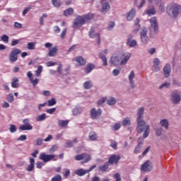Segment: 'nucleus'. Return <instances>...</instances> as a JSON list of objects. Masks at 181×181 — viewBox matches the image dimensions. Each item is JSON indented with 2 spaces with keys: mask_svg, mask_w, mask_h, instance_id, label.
<instances>
[{
  "mask_svg": "<svg viewBox=\"0 0 181 181\" xmlns=\"http://www.w3.org/2000/svg\"><path fill=\"white\" fill-rule=\"evenodd\" d=\"M146 15L148 16H153V15H156V9L153 6H150L145 11Z\"/></svg>",
  "mask_w": 181,
  "mask_h": 181,
  "instance_id": "nucleus-18",
  "label": "nucleus"
},
{
  "mask_svg": "<svg viewBox=\"0 0 181 181\" xmlns=\"http://www.w3.org/2000/svg\"><path fill=\"white\" fill-rule=\"evenodd\" d=\"M100 170H101V172H105V170H107V169H108V163H106L103 165H101L99 167Z\"/></svg>",
  "mask_w": 181,
  "mask_h": 181,
  "instance_id": "nucleus-57",
  "label": "nucleus"
},
{
  "mask_svg": "<svg viewBox=\"0 0 181 181\" xmlns=\"http://www.w3.org/2000/svg\"><path fill=\"white\" fill-rule=\"evenodd\" d=\"M55 158L54 154H46V153H41L39 156V159L45 163L50 162V160H57V158Z\"/></svg>",
  "mask_w": 181,
  "mask_h": 181,
  "instance_id": "nucleus-3",
  "label": "nucleus"
},
{
  "mask_svg": "<svg viewBox=\"0 0 181 181\" xmlns=\"http://www.w3.org/2000/svg\"><path fill=\"white\" fill-rule=\"evenodd\" d=\"M166 12L170 18H177L180 15L181 6L177 4L170 3L166 7Z\"/></svg>",
  "mask_w": 181,
  "mask_h": 181,
  "instance_id": "nucleus-1",
  "label": "nucleus"
},
{
  "mask_svg": "<svg viewBox=\"0 0 181 181\" xmlns=\"http://www.w3.org/2000/svg\"><path fill=\"white\" fill-rule=\"evenodd\" d=\"M170 64H166L165 66L163 68V73H164V76L168 78L169 76H170Z\"/></svg>",
  "mask_w": 181,
  "mask_h": 181,
  "instance_id": "nucleus-24",
  "label": "nucleus"
},
{
  "mask_svg": "<svg viewBox=\"0 0 181 181\" xmlns=\"http://www.w3.org/2000/svg\"><path fill=\"white\" fill-rule=\"evenodd\" d=\"M139 22H141V20H139V18H136L134 21V29L133 30L134 33H138V32H139V30L141 29Z\"/></svg>",
  "mask_w": 181,
  "mask_h": 181,
  "instance_id": "nucleus-29",
  "label": "nucleus"
},
{
  "mask_svg": "<svg viewBox=\"0 0 181 181\" xmlns=\"http://www.w3.org/2000/svg\"><path fill=\"white\" fill-rule=\"evenodd\" d=\"M78 49V45H74L68 49V53H71V52H74V50H77Z\"/></svg>",
  "mask_w": 181,
  "mask_h": 181,
  "instance_id": "nucleus-53",
  "label": "nucleus"
},
{
  "mask_svg": "<svg viewBox=\"0 0 181 181\" xmlns=\"http://www.w3.org/2000/svg\"><path fill=\"white\" fill-rule=\"evenodd\" d=\"M153 165H152V163L149 160H146L144 164L141 166V170L142 172H151L153 169Z\"/></svg>",
  "mask_w": 181,
  "mask_h": 181,
  "instance_id": "nucleus-13",
  "label": "nucleus"
},
{
  "mask_svg": "<svg viewBox=\"0 0 181 181\" xmlns=\"http://www.w3.org/2000/svg\"><path fill=\"white\" fill-rule=\"evenodd\" d=\"M22 53V50L19 48H13L9 55H8V60L10 63H15V62H18V55Z\"/></svg>",
  "mask_w": 181,
  "mask_h": 181,
  "instance_id": "nucleus-2",
  "label": "nucleus"
},
{
  "mask_svg": "<svg viewBox=\"0 0 181 181\" xmlns=\"http://www.w3.org/2000/svg\"><path fill=\"white\" fill-rule=\"evenodd\" d=\"M102 112L103 111L101 110V109L96 110L95 108H92L90 110V117L92 119H97L98 117L101 116Z\"/></svg>",
  "mask_w": 181,
  "mask_h": 181,
  "instance_id": "nucleus-14",
  "label": "nucleus"
},
{
  "mask_svg": "<svg viewBox=\"0 0 181 181\" xmlns=\"http://www.w3.org/2000/svg\"><path fill=\"white\" fill-rule=\"evenodd\" d=\"M143 138H148L149 132H151V126L149 124L146 125V129H144Z\"/></svg>",
  "mask_w": 181,
  "mask_h": 181,
  "instance_id": "nucleus-31",
  "label": "nucleus"
},
{
  "mask_svg": "<svg viewBox=\"0 0 181 181\" xmlns=\"http://www.w3.org/2000/svg\"><path fill=\"white\" fill-rule=\"evenodd\" d=\"M107 101V98H103L102 99L99 100L97 103L98 105H103L104 103Z\"/></svg>",
  "mask_w": 181,
  "mask_h": 181,
  "instance_id": "nucleus-64",
  "label": "nucleus"
},
{
  "mask_svg": "<svg viewBox=\"0 0 181 181\" xmlns=\"http://www.w3.org/2000/svg\"><path fill=\"white\" fill-rule=\"evenodd\" d=\"M81 112H83V107H76L72 110V114L75 117H76L77 115H80Z\"/></svg>",
  "mask_w": 181,
  "mask_h": 181,
  "instance_id": "nucleus-30",
  "label": "nucleus"
},
{
  "mask_svg": "<svg viewBox=\"0 0 181 181\" xmlns=\"http://www.w3.org/2000/svg\"><path fill=\"white\" fill-rule=\"evenodd\" d=\"M121 73V69H115L112 71L113 76H118Z\"/></svg>",
  "mask_w": 181,
  "mask_h": 181,
  "instance_id": "nucleus-62",
  "label": "nucleus"
},
{
  "mask_svg": "<svg viewBox=\"0 0 181 181\" xmlns=\"http://www.w3.org/2000/svg\"><path fill=\"white\" fill-rule=\"evenodd\" d=\"M133 37V35H129L127 37L126 45L129 47H136L138 46V42Z\"/></svg>",
  "mask_w": 181,
  "mask_h": 181,
  "instance_id": "nucleus-12",
  "label": "nucleus"
},
{
  "mask_svg": "<svg viewBox=\"0 0 181 181\" xmlns=\"http://www.w3.org/2000/svg\"><path fill=\"white\" fill-rule=\"evenodd\" d=\"M35 169V158H30V164L26 168L27 172H32Z\"/></svg>",
  "mask_w": 181,
  "mask_h": 181,
  "instance_id": "nucleus-26",
  "label": "nucleus"
},
{
  "mask_svg": "<svg viewBox=\"0 0 181 181\" xmlns=\"http://www.w3.org/2000/svg\"><path fill=\"white\" fill-rule=\"evenodd\" d=\"M23 124L20 127L21 131H32L33 126L30 124V120L29 119H24L23 120Z\"/></svg>",
  "mask_w": 181,
  "mask_h": 181,
  "instance_id": "nucleus-8",
  "label": "nucleus"
},
{
  "mask_svg": "<svg viewBox=\"0 0 181 181\" xmlns=\"http://www.w3.org/2000/svg\"><path fill=\"white\" fill-rule=\"evenodd\" d=\"M110 62L114 66H121V61L119 56H112L110 59Z\"/></svg>",
  "mask_w": 181,
  "mask_h": 181,
  "instance_id": "nucleus-20",
  "label": "nucleus"
},
{
  "mask_svg": "<svg viewBox=\"0 0 181 181\" xmlns=\"http://www.w3.org/2000/svg\"><path fill=\"white\" fill-rule=\"evenodd\" d=\"M83 163H87V162H90L91 160V156L88 153H83Z\"/></svg>",
  "mask_w": 181,
  "mask_h": 181,
  "instance_id": "nucleus-43",
  "label": "nucleus"
},
{
  "mask_svg": "<svg viewBox=\"0 0 181 181\" xmlns=\"http://www.w3.org/2000/svg\"><path fill=\"white\" fill-rule=\"evenodd\" d=\"M55 111H56V107H52L50 109H47L46 110V112H47V114H50V115H52V114H54Z\"/></svg>",
  "mask_w": 181,
  "mask_h": 181,
  "instance_id": "nucleus-63",
  "label": "nucleus"
},
{
  "mask_svg": "<svg viewBox=\"0 0 181 181\" xmlns=\"http://www.w3.org/2000/svg\"><path fill=\"white\" fill-rule=\"evenodd\" d=\"M123 127H129L131 125V119L129 117H126L122 122Z\"/></svg>",
  "mask_w": 181,
  "mask_h": 181,
  "instance_id": "nucleus-39",
  "label": "nucleus"
},
{
  "mask_svg": "<svg viewBox=\"0 0 181 181\" xmlns=\"http://www.w3.org/2000/svg\"><path fill=\"white\" fill-rule=\"evenodd\" d=\"M134 78H135V72L131 71L129 74V81L132 88H135V82H134Z\"/></svg>",
  "mask_w": 181,
  "mask_h": 181,
  "instance_id": "nucleus-21",
  "label": "nucleus"
},
{
  "mask_svg": "<svg viewBox=\"0 0 181 181\" xmlns=\"http://www.w3.org/2000/svg\"><path fill=\"white\" fill-rule=\"evenodd\" d=\"M151 29H153L154 33H158L159 32V25H158V21L156 17H152L150 20Z\"/></svg>",
  "mask_w": 181,
  "mask_h": 181,
  "instance_id": "nucleus-10",
  "label": "nucleus"
},
{
  "mask_svg": "<svg viewBox=\"0 0 181 181\" xmlns=\"http://www.w3.org/2000/svg\"><path fill=\"white\" fill-rule=\"evenodd\" d=\"M36 48V42H28L27 49L28 50H35Z\"/></svg>",
  "mask_w": 181,
  "mask_h": 181,
  "instance_id": "nucleus-40",
  "label": "nucleus"
},
{
  "mask_svg": "<svg viewBox=\"0 0 181 181\" xmlns=\"http://www.w3.org/2000/svg\"><path fill=\"white\" fill-rule=\"evenodd\" d=\"M99 57L103 62V66H108V62H107V57H105V55L104 54V53L100 52L99 54Z\"/></svg>",
  "mask_w": 181,
  "mask_h": 181,
  "instance_id": "nucleus-36",
  "label": "nucleus"
},
{
  "mask_svg": "<svg viewBox=\"0 0 181 181\" xmlns=\"http://www.w3.org/2000/svg\"><path fill=\"white\" fill-rule=\"evenodd\" d=\"M94 67H95V66L94 64H88L83 69L86 74H90V73H91V71H93V70H94Z\"/></svg>",
  "mask_w": 181,
  "mask_h": 181,
  "instance_id": "nucleus-27",
  "label": "nucleus"
},
{
  "mask_svg": "<svg viewBox=\"0 0 181 181\" xmlns=\"http://www.w3.org/2000/svg\"><path fill=\"white\" fill-rule=\"evenodd\" d=\"M73 13H74V9H73V8H69L64 11V16H70V15H73Z\"/></svg>",
  "mask_w": 181,
  "mask_h": 181,
  "instance_id": "nucleus-37",
  "label": "nucleus"
},
{
  "mask_svg": "<svg viewBox=\"0 0 181 181\" xmlns=\"http://www.w3.org/2000/svg\"><path fill=\"white\" fill-rule=\"evenodd\" d=\"M88 138H89V139H90V141H96V139L98 138L97 133H95L94 132H90L89 133Z\"/></svg>",
  "mask_w": 181,
  "mask_h": 181,
  "instance_id": "nucleus-42",
  "label": "nucleus"
},
{
  "mask_svg": "<svg viewBox=\"0 0 181 181\" xmlns=\"http://www.w3.org/2000/svg\"><path fill=\"white\" fill-rule=\"evenodd\" d=\"M181 93H179L177 90H174L170 94V100L173 104H179L181 100L180 97Z\"/></svg>",
  "mask_w": 181,
  "mask_h": 181,
  "instance_id": "nucleus-6",
  "label": "nucleus"
},
{
  "mask_svg": "<svg viewBox=\"0 0 181 181\" xmlns=\"http://www.w3.org/2000/svg\"><path fill=\"white\" fill-rule=\"evenodd\" d=\"M1 40L4 43H8V42H9V37L6 35H3L1 37Z\"/></svg>",
  "mask_w": 181,
  "mask_h": 181,
  "instance_id": "nucleus-54",
  "label": "nucleus"
},
{
  "mask_svg": "<svg viewBox=\"0 0 181 181\" xmlns=\"http://www.w3.org/2000/svg\"><path fill=\"white\" fill-rule=\"evenodd\" d=\"M114 179L116 180V181H121V175L119 173H117L113 175Z\"/></svg>",
  "mask_w": 181,
  "mask_h": 181,
  "instance_id": "nucleus-60",
  "label": "nucleus"
},
{
  "mask_svg": "<svg viewBox=\"0 0 181 181\" xmlns=\"http://www.w3.org/2000/svg\"><path fill=\"white\" fill-rule=\"evenodd\" d=\"M136 13V11L135 10V8H132L127 15L126 19L128 21H132V19H134V18H135V15Z\"/></svg>",
  "mask_w": 181,
  "mask_h": 181,
  "instance_id": "nucleus-19",
  "label": "nucleus"
},
{
  "mask_svg": "<svg viewBox=\"0 0 181 181\" xmlns=\"http://www.w3.org/2000/svg\"><path fill=\"white\" fill-rule=\"evenodd\" d=\"M119 159H121V156L113 154L110 157L108 162L110 165H114V163H118Z\"/></svg>",
  "mask_w": 181,
  "mask_h": 181,
  "instance_id": "nucleus-15",
  "label": "nucleus"
},
{
  "mask_svg": "<svg viewBox=\"0 0 181 181\" xmlns=\"http://www.w3.org/2000/svg\"><path fill=\"white\" fill-rule=\"evenodd\" d=\"M100 5V12L103 13V15H105L107 13L110 12V9H111V5L110 4V2H108L107 0H101Z\"/></svg>",
  "mask_w": 181,
  "mask_h": 181,
  "instance_id": "nucleus-5",
  "label": "nucleus"
},
{
  "mask_svg": "<svg viewBox=\"0 0 181 181\" xmlns=\"http://www.w3.org/2000/svg\"><path fill=\"white\" fill-rule=\"evenodd\" d=\"M9 131L11 134L16 132L17 131L16 126H15V124H11L9 127Z\"/></svg>",
  "mask_w": 181,
  "mask_h": 181,
  "instance_id": "nucleus-55",
  "label": "nucleus"
},
{
  "mask_svg": "<svg viewBox=\"0 0 181 181\" xmlns=\"http://www.w3.org/2000/svg\"><path fill=\"white\" fill-rule=\"evenodd\" d=\"M89 36L91 37V39H98V45H100V34L96 33L94 31V28H90V30L89 31Z\"/></svg>",
  "mask_w": 181,
  "mask_h": 181,
  "instance_id": "nucleus-17",
  "label": "nucleus"
},
{
  "mask_svg": "<svg viewBox=\"0 0 181 181\" xmlns=\"http://www.w3.org/2000/svg\"><path fill=\"white\" fill-rule=\"evenodd\" d=\"M7 101H8V103H13L14 101V98H13V93H9L8 95H7Z\"/></svg>",
  "mask_w": 181,
  "mask_h": 181,
  "instance_id": "nucleus-52",
  "label": "nucleus"
},
{
  "mask_svg": "<svg viewBox=\"0 0 181 181\" xmlns=\"http://www.w3.org/2000/svg\"><path fill=\"white\" fill-rule=\"evenodd\" d=\"M131 56H132L131 52H123L122 54L119 55L120 59V66H125L128 63V62H129Z\"/></svg>",
  "mask_w": 181,
  "mask_h": 181,
  "instance_id": "nucleus-4",
  "label": "nucleus"
},
{
  "mask_svg": "<svg viewBox=\"0 0 181 181\" xmlns=\"http://www.w3.org/2000/svg\"><path fill=\"white\" fill-rule=\"evenodd\" d=\"M116 103L117 100H115L114 98H110L107 101V105H115Z\"/></svg>",
  "mask_w": 181,
  "mask_h": 181,
  "instance_id": "nucleus-45",
  "label": "nucleus"
},
{
  "mask_svg": "<svg viewBox=\"0 0 181 181\" xmlns=\"http://www.w3.org/2000/svg\"><path fill=\"white\" fill-rule=\"evenodd\" d=\"M87 170H84L83 168L78 169L75 171L76 175L78 176H84V175H87Z\"/></svg>",
  "mask_w": 181,
  "mask_h": 181,
  "instance_id": "nucleus-33",
  "label": "nucleus"
},
{
  "mask_svg": "<svg viewBox=\"0 0 181 181\" xmlns=\"http://www.w3.org/2000/svg\"><path fill=\"white\" fill-rule=\"evenodd\" d=\"M91 87H93L92 81H87L85 83H83V88H85V90H90Z\"/></svg>",
  "mask_w": 181,
  "mask_h": 181,
  "instance_id": "nucleus-35",
  "label": "nucleus"
},
{
  "mask_svg": "<svg viewBox=\"0 0 181 181\" xmlns=\"http://www.w3.org/2000/svg\"><path fill=\"white\" fill-rule=\"evenodd\" d=\"M159 11H160V12L165 11V2L162 1H160Z\"/></svg>",
  "mask_w": 181,
  "mask_h": 181,
  "instance_id": "nucleus-56",
  "label": "nucleus"
},
{
  "mask_svg": "<svg viewBox=\"0 0 181 181\" xmlns=\"http://www.w3.org/2000/svg\"><path fill=\"white\" fill-rule=\"evenodd\" d=\"M57 52H59V48L57 47V46L50 48L49 49L48 56H49V57H54V56L57 54Z\"/></svg>",
  "mask_w": 181,
  "mask_h": 181,
  "instance_id": "nucleus-23",
  "label": "nucleus"
},
{
  "mask_svg": "<svg viewBox=\"0 0 181 181\" xmlns=\"http://www.w3.org/2000/svg\"><path fill=\"white\" fill-rule=\"evenodd\" d=\"M137 124H136V131L138 134H142L144 132V130L146 128V122L145 120H136Z\"/></svg>",
  "mask_w": 181,
  "mask_h": 181,
  "instance_id": "nucleus-11",
  "label": "nucleus"
},
{
  "mask_svg": "<svg viewBox=\"0 0 181 181\" xmlns=\"http://www.w3.org/2000/svg\"><path fill=\"white\" fill-rule=\"evenodd\" d=\"M58 125L59 127H67V125H69V121L60 119L58 121Z\"/></svg>",
  "mask_w": 181,
  "mask_h": 181,
  "instance_id": "nucleus-41",
  "label": "nucleus"
},
{
  "mask_svg": "<svg viewBox=\"0 0 181 181\" xmlns=\"http://www.w3.org/2000/svg\"><path fill=\"white\" fill-rule=\"evenodd\" d=\"M42 71H43V66L40 65L37 66V69L35 71L36 77H39V76L42 74Z\"/></svg>",
  "mask_w": 181,
  "mask_h": 181,
  "instance_id": "nucleus-44",
  "label": "nucleus"
},
{
  "mask_svg": "<svg viewBox=\"0 0 181 181\" xmlns=\"http://www.w3.org/2000/svg\"><path fill=\"white\" fill-rule=\"evenodd\" d=\"M147 52H148V54H151L152 56L153 54H155V53L156 52V49L153 48H153H150V49H148L147 50Z\"/></svg>",
  "mask_w": 181,
  "mask_h": 181,
  "instance_id": "nucleus-61",
  "label": "nucleus"
},
{
  "mask_svg": "<svg viewBox=\"0 0 181 181\" xmlns=\"http://www.w3.org/2000/svg\"><path fill=\"white\" fill-rule=\"evenodd\" d=\"M170 87V83L166 82L162 83L160 86L159 88L160 90H162L163 88H169Z\"/></svg>",
  "mask_w": 181,
  "mask_h": 181,
  "instance_id": "nucleus-49",
  "label": "nucleus"
},
{
  "mask_svg": "<svg viewBox=\"0 0 181 181\" xmlns=\"http://www.w3.org/2000/svg\"><path fill=\"white\" fill-rule=\"evenodd\" d=\"M59 149V146L57 145H54L52 146V148L49 149L50 153H53V152H56Z\"/></svg>",
  "mask_w": 181,
  "mask_h": 181,
  "instance_id": "nucleus-59",
  "label": "nucleus"
},
{
  "mask_svg": "<svg viewBox=\"0 0 181 181\" xmlns=\"http://www.w3.org/2000/svg\"><path fill=\"white\" fill-rule=\"evenodd\" d=\"M140 37L143 45H146V43H148L149 37H148V29L146 28H143L141 30Z\"/></svg>",
  "mask_w": 181,
  "mask_h": 181,
  "instance_id": "nucleus-7",
  "label": "nucleus"
},
{
  "mask_svg": "<svg viewBox=\"0 0 181 181\" xmlns=\"http://www.w3.org/2000/svg\"><path fill=\"white\" fill-rule=\"evenodd\" d=\"M27 76L28 77L30 83L33 84V86H36L37 84L39 83V79H37V78H35V79H33V74H32V71H29L27 73Z\"/></svg>",
  "mask_w": 181,
  "mask_h": 181,
  "instance_id": "nucleus-16",
  "label": "nucleus"
},
{
  "mask_svg": "<svg viewBox=\"0 0 181 181\" xmlns=\"http://www.w3.org/2000/svg\"><path fill=\"white\" fill-rule=\"evenodd\" d=\"M51 181H62V175H57L52 178Z\"/></svg>",
  "mask_w": 181,
  "mask_h": 181,
  "instance_id": "nucleus-58",
  "label": "nucleus"
},
{
  "mask_svg": "<svg viewBox=\"0 0 181 181\" xmlns=\"http://www.w3.org/2000/svg\"><path fill=\"white\" fill-rule=\"evenodd\" d=\"M144 112H145V109L144 107H140L138 109L136 121L144 120Z\"/></svg>",
  "mask_w": 181,
  "mask_h": 181,
  "instance_id": "nucleus-22",
  "label": "nucleus"
},
{
  "mask_svg": "<svg viewBox=\"0 0 181 181\" xmlns=\"http://www.w3.org/2000/svg\"><path fill=\"white\" fill-rule=\"evenodd\" d=\"M115 28V22H109L107 25V30H112Z\"/></svg>",
  "mask_w": 181,
  "mask_h": 181,
  "instance_id": "nucleus-50",
  "label": "nucleus"
},
{
  "mask_svg": "<svg viewBox=\"0 0 181 181\" xmlns=\"http://www.w3.org/2000/svg\"><path fill=\"white\" fill-rule=\"evenodd\" d=\"M19 78H13L12 79V82H11V87L13 88H19Z\"/></svg>",
  "mask_w": 181,
  "mask_h": 181,
  "instance_id": "nucleus-32",
  "label": "nucleus"
},
{
  "mask_svg": "<svg viewBox=\"0 0 181 181\" xmlns=\"http://www.w3.org/2000/svg\"><path fill=\"white\" fill-rule=\"evenodd\" d=\"M163 132V129L162 127H159L156 129V135L157 136H160Z\"/></svg>",
  "mask_w": 181,
  "mask_h": 181,
  "instance_id": "nucleus-51",
  "label": "nucleus"
},
{
  "mask_svg": "<svg viewBox=\"0 0 181 181\" xmlns=\"http://www.w3.org/2000/svg\"><path fill=\"white\" fill-rule=\"evenodd\" d=\"M85 23L86 20L84 19V17L79 16L74 20L73 28H76L78 29V28H81V26H83V25Z\"/></svg>",
  "mask_w": 181,
  "mask_h": 181,
  "instance_id": "nucleus-9",
  "label": "nucleus"
},
{
  "mask_svg": "<svg viewBox=\"0 0 181 181\" xmlns=\"http://www.w3.org/2000/svg\"><path fill=\"white\" fill-rule=\"evenodd\" d=\"M159 124L165 129H169V120L168 119H163L160 121Z\"/></svg>",
  "mask_w": 181,
  "mask_h": 181,
  "instance_id": "nucleus-25",
  "label": "nucleus"
},
{
  "mask_svg": "<svg viewBox=\"0 0 181 181\" xmlns=\"http://www.w3.org/2000/svg\"><path fill=\"white\" fill-rule=\"evenodd\" d=\"M47 18V13H43L42 16L40 18V24L41 26H43L45 25V18Z\"/></svg>",
  "mask_w": 181,
  "mask_h": 181,
  "instance_id": "nucleus-47",
  "label": "nucleus"
},
{
  "mask_svg": "<svg viewBox=\"0 0 181 181\" xmlns=\"http://www.w3.org/2000/svg\"><path fill=\"white\" fill-rule=\"evenodd\" d=\"M56 99L54 98H52L50 100H47V107H53V105H56Z\"/></svg>",
  "mask_w": 181,
  "mask_h": 181,
  "instance_id": "nucleus-38",
  "label": "nucleus"
},
{
  "mask_svg": "<svg viewBox=\"0 0 181 181\" xmlns=\"http://www.w3.org/2000/svg\"><path fill=\"white\" fill-rule=\"evenodd\" d=\"M45 119H46L45 113H42L41 115H39L36 117V120L38 121V122H40L41 121H45Z\"/></svg>",
  "mask_w": 181,
  "mask_h": 181,
  "instance_id": "nucleus-46",
  "label": "nucleus"
},
{
  "mask_svg": "<svg viewBox=\"0 0 181 181\" xmlns=\"http://www.w3.org/2000/svg\"><path fill=\"white\" fill-rule=\"evenodd\" d=\"M52 5L55 6V8H59L62 6V2H60V0H52Z\"/></svg>",
  "mask_w": 181,
  "mask_h": 181,
  "instance_id": "nucleus-48",
  "label": "nucleus"
},
{
  "mask_svg": "<svg viewBox=\"0 0 181 181\" xmlns=\"http://www.w3.org/2000/svg\"><path fill=\"white\" fill-rule=\"evenodd\" d=\"M82 18H84L86 23V22H88V21H91V19L94 18V14L90 13L86 15L82 16Z\"/></svg>",
  "mask_w": 181,
  "mask_h": 181,
  "instance_id": "nucleus-34",
  "label": "nucleus"
},
{
  "mask_svg": "<svg viewBox=\"0 0 181 181\" xmlns=\"http://www.w3.org/2000/svg\"><path fill=\"white\" fill-rule=\"evenodd\" d=\"M75 62H76V63H78L80 66H85V64L87 63L86 59L81 56L76 57L75 58Z\"/></svg>",
  "mask_w": 181,
  "mask_h": 181,
  "instance_id": "nucleus-28",
  "label": "nucleus"
}]
</instances>
